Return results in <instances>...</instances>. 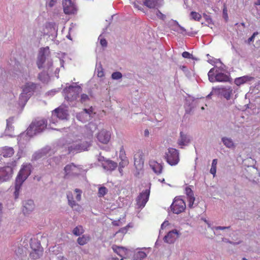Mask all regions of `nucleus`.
Listing matches in <instances>:
<instances>
[{
  "instance_id": "9d476101",
  "label": "nucleus",
  "mask_w": 260,
  "mask_h": 260,
  "mask_svg": "<svg viewBox=\"0 0 260 260\" xmlns=\"http://www.w3.org/2000/svg\"><path fill=\"white\" fill-rule=\"evenodd\" d=\"M149 195L150 191L148 189H146L140 193L136 200L137 205L139 208H143L145 206L148 201Z\"/></svg>"
},
{
  "instance_id": "bb28decb",
  "label": "nucleus",
  "mask_w": 260,
  "mask_h": 260,
  "mask_svg": "<svg viewBox=\"0 0 260 260\" xmlns=\"http://www.w3.org/2000/svg\"><path fill=\"white\" fill-rule=\"evenodd\" d=\"M87 132L88 133L89 139H91L93 132L97 129V125L93 123H89L86 126Z\"/></svg>"
},
{
  "instance_id": "3c124183",
  "label": "nucleus",
  "mask_w": 260,
  "mask_h": 260,
  "mask_svg": "<svg viewBox=\"0 0 260 260\" xmlns=\"http://www.w3.org/2000/svg\"><path fill=\"white\" fill-rule=\"evenodd\" d=\"M182 56L185 58H190L191 54L187 51H184L182 54Z\"/></svg>"
},
{
  "instance_id": "f3484780",
  "label": "nucleus",
  "mask_w": 260,
  "mask_h": 260,
  "mask_svg": "<svg viewBox=\"0 0 260 260\" xmlns=\"http://www.w3.org/2000/svg\"><path fill=\"white\" fill-rule=\"evenodd\" d=\"M34 201L28 200L24 202L22 211L24 214H28L34 209Z\"/></svg>"
},
{
  "instance_id": "864d4df0",
  "label": "nucleus",
  "mask_w": 260,
  "mask_h": 260,
  "mask_svg": "<svg viewBox=\"0 0 260 260\" xmlns=\"http://www.w3.org/2000/svg\"><path fill=\"white\" fill-rule=\"evenodd\" d=\"M257 32H254L253 34L252 35V36H251L249 39H248V42H250L251 41H252L255 36V35H257Z\"/></svg>"
},
{
  "instance_id": "49530a36",
  "label": "nucleus",
  "mask_w": 260,
  "mask_h": 260,
  "mask_svg": "<svg viewBox=\"0 0 260 260\" xmlns=\"http://www.w3.org/2000/svg\"><path fill=\"white\" fill-rule=\"evenodd\" d=\"M223 17L226 20L228 19V10L225 5L223 6Z\"/></svg>"
},
{
  "instance_id": "338daca9",
  "label": "nucleus",
  "mask_w": 260,
  "mask_h": 260,
  "mask_svg": "<svg viewBox=\"0 0 260 260\" xmlns=\"http://www.w3.org/2000/svg\"><path fill=\"white\" fill-rule=\"evenodd\" d=\"M7 126H8V123H9V122H8V120H7Z\"/></svg>"
},
{
  "instance_id": "a18cd8bd",
  "label": "nucleus",
  "mask_w": 260,
  "mask_h": 260,
  "mask_svg": "<svg viewBox=\"0 0 260 260\" xmlns=\"http://www.w3.org/2000/svg\"><path fill=\"white\" fill-rule=\"evenodd\" d=\"M121 161L119 162V167L124 168L125 166H127L128 164L127 158L121 159Z\"/></svg>"
},
{
  "instance_id": "5fc2aeb1",
  "label": "nucleus",
  "mask_w": 260,
  "mask_h": 260,
  "mask_svg": "<svg viewBox=\"0 0 260 260\" xmlns=\"http://www.w3.org/2000/svg\"><path fill=\"white\" fill-rule=\"evenodd\" d=\"M228 228H229V226H216L215 228V229L216 230H224V229H228Z\"/></svg>"
},
{
  "instance_id": "6e6552de",
  "label": "nucleus",
  "mask_w": 260,
  "mask_h": 260,
  "mask_svg": "<svg viewBox=\"0 0 260 260\" xmlns=\"http://www.w3.org/2000/svg\"><path fill=\"white\" fill-rule=\"evenodd\" d=\"M90 146V144L87 141H82V139H78L74 141L73 144L69 147L70 152L74 151H81L87 149V148Z\"/></svg>"
},
{
  "instance_id": "0e129e2a",
  "label": "nucleus",
  "mask_w": 260,
  "mask_h": 260,
  "mask_svg": "<svg viewBox=\"0 0 260 260\" xmlns=\"http://www.w3.org/2000/svg\"><path fill=\"white\" fill-rule=\"evenodd\" d=\"M165 179H163L161 181L162 182H165Z\"/></svg>"
},
{
  "instance_id": "a19ab883",
  "label": "nucleus",
  "mask_w": 260,
  "mask_h": 260,
  "mask_svg": "<svg viewBox=\"0 0 260 260\" xmlns=\"http://www.w3.org/2000/svg\"><path fill=\"white\" fill-rule=\"evenodd\" d=\"M119 158L121 159L127 158V157L126 156V154H125V152L124 151V148H123V146H122L121 147L120 149Z\"/></svg>"
},
{
  "instance_id": "c9c22d12",
  "label": "nucleus",
  "mask_w": 260,
  "mask_h": 260,
  "mask_svg": "<svg viewBox=\"0 0 260 260\" xmlns=\"http://www.w3.org/2000/svg\"><path fill=\"white\" fill-rule=\"evenodd\" d=\"M145 0H135L133 3L134 7L138 10H142V6H144Z\"/></svg>"
},
{
  "instance_id": "4be33fe9",
  "label": "nucleus",
  "mask_w": 260,
  "mask_h": 260,
  "mask_svg": "<svg viewBox=\"0 0 260 260\" xmlns=\"http://www.w3.org/2000/svg\"><path fill=\"white\" fill-rule=\"evenodd\" d=\"M14 153V149L12 147H4L1 150V155L4 157H10Z\"/></svg>"
},
{
  "instance_id": "052dcab7",
  "label": "nucleus",
  "mask_w": 260,
  "mask_h": 260,
  "mask_svg": "<svg viewBox=\"0 0 260 260\" xmlns=\"http://www.w3.org/2000/svg\"><path fill=\"white\" fill-rule=\"evenodd\" d=\"M255 5H260V0H256L254 3Z\"/></svg>"
},
{
  "instance_id": "8fccbe9b",
  "label": "nucleus",
  "mask_w": 260,
  "mask_h": 260,
  "mask_svg": "<svg viewBox=\"0 0 260 260\" xmlns=\"http://www.w3.org/2000/svg\"><path fill=\"white\" fill-rule=\"evenodd\" d=\"M46 76V75L45 74V73L42 72L38 75V79L40 81H41L42 82H44L45 81V76Z\"/></svg>"
},
{
  "instance_id": "58836bf2",
  "label": "nucleus",
  "mask_w": 260,
  "mask_h": 260,
  "mask_svg": "<svg viewBox=\"0 0 260 260\" xmlns=\"http://www.w3.org/2000/svg\"><path fill=\"white\" fill-rule=\"evenodd\" d=\"M246 80L247 79L246 77H241L236 79L235 83L237 85H239L244 83Z\"/></svg>"
},
{
  "instance_id": "680f3d73",
  "label": "nucleus",
  "mask_w": 260,
  "mask_h": 260,
  "mask_svg": "<svg viewBox=\"0 0 260 260\" xmlns=\"http://www.w3.org/2000/svg\"><path fill=\"white\" fill-rule=\"evenodd\" d=\"M53 1H51L50 2V3H49V6H50V7H52V6L53 5Z\"/></svg>"
},
{
  "instance_id": "ea45409f",
  "label": "nucleus",
  "mask_w": 260,
  "mask_h": 260,
  "mask_svg": "<svg viewBox=\"0 0 260 260\" xmlns=\"http://www.w3.org/2000/svg\"><path fill=\"white\" fill-rule=\"evenodd\" d=\"M112 78L113 79H115V80H118V79H119L120 78H122V74L119 72H114L112 74Z\"/></svg>"
},
{
  "instance_id": "9b49d317",
  "label": "nucleus",
  "mask_w": 260,
  "mask_h": 260,
  "mask_svg": "<svg viewBox=\"0 0 260 260\" xmlns=\"http://www.w3.org/2000/svg\"><path fill=\"white\" fill-rule=\"evenodd\" d=\"M64 177L67 176H76L79 174L80 168L75 166L73 163L67 165L64 168Z\"/></svg>"
},
{
  "instance_id": "79ce46f5",
  "label": "nucleus",
  "mask_w": 260,
  "mask_h": 260,
  "mask_svg": "<svg viewBox=\"0 0 260 260\" xmlns=\"http://www.w3.org/2000/svg\"><path fill=\"white\" fill-rule=\"evenodd\" d=\"M146 256V254L143 251H139L135 254V257L137 258L143 259Z\"/></svg>"
},
{
  "instance_id": "f03ea898",
  "label": "nucleus",
  "mask_w": 260,
  "mask_h": 260,
  "mask_svg": "<svg viewBox=\"0 0 260 260\" xmlns=\"http://www.w3.org/2000/svg\"><path fill=\"white\" fill-rule=\"evenodd\" d=\"M47 121L45 119L36 120L33 121L26 130V134L32 136L37 133L42 132L46 128Z\"/></svg>"
},
{
  "instance_id": "603ef678",
  "label": "nucleus",
  "mask_w": 260,
  "mask_h": 260,
  "mask_svg": "<svg viewBox=\"0 0 260 260\" xmlns=\"http://www.w3.org/2000/svg\"><path fill=\"white\" fill-rule=\"evenodd\" d=\"M100 43L103 47H106L107 45V41L105 39H101L100 41Z\"/></svg>"
},
{
  "instance_id": "f8f14e48",
  "label": "nucleus",
  "mask_w": 260,
  "mask_h": 260,
  "mask_svg": "<svg viewBox=\"0 0 260 260\" xmlns=\"http://www.w3.org/2000/svg\"><path fill=\"white\" fill-rule=\"evenodd\" d=\"M53 115L60 119H66L69 116L68 107L61 105L53 111Z\"/></svg>"
},
{
  "instance_id": "423d86ee",
  "label": "nucleus",
  "mask_w": 260,
  "mask_h": 260,
  "mask_svg": "<svg viewBox=\"0 0 260 260\" xmlns=\"http://www.w3.org/2000/svg\"><path fill=\"white\" fill-rule=\"evenodd\" d=\"M81 88L79 86H70L64 90L65 98L69 101L76 100L78 96Z\"/></svg>"
},
{
  "instance_id": "2f4dec72",
  "label": "nucleus",
  "mask_w": 260,
  "mask_h": 260,
  "mask_svg": "<svg viewBox=\"0 0 260 260\" xmlns=\"http://www.w3.org/2000/svg\"><path fill=\"white\" fill-rule=\"evenodd\" d=\"M46 60V57L44 54H41L37 60V66L39 69L43 68V64Z\"/></svg>"
},
{
  "instance_id": "f704fd0d",
  "label": "nucleus",
  "mask_w": 260,
  "mask_h": 260,
  "mask_svg": "<svg viewBox=\"0 0 260 260\" xmlns=\"http://www.w3.org/2000/svg\"><path fill=\"white\" fill-rule=\"evenodd\" d=\"M223 144L228 148H232L234 146V143L231 139L223 138L222 139Z\"/></svg>"
},
{
  "instance_id": "473e14b6",
  "label": "nucleus",
  "mask_w": 260,
  "mask_h": 260,
  "mask_svg": "<svg viewBox=\"0 0 260 260\" xmlns=\"http://www.w3.org/2000/svg\"><path fill=\"white\" fill-rule=\"evenodd\" d=\"M84 233V230L81 225H78L75 228L73 231V233L75 236H79Z\"/></svg>"
},
{
  "instance_id": "69168bd1",
  "label": "nucleus",
  "mask_w": 260,
  "mask_h": 260,
  "mask_svg": "<svg viewBox=\"0 0 260 260\" xmlns=\"http://www.w3.org/2000/svg\"><path fill=\"white\" fill-rule=\"evenodd\" d=\"M166 223V222H164L162 224V226L164 225Z\"/></svg>"
},
{
  "instance_id": "4468645a",
  "label": "nucleus",
  "mask_w": 260,
  "mask_h": 260,
  "mask_svg": "<svg viewBox=\"0 0 260 260\" xmlns=\"http://www.w3.org/2000/svg\"><path fill=\"white\" fill-rule=\"evenodd\" d=\"M62 5L66 14H74L76 12L75 5L71 0H63Z\"/></svg>"
},
{
  "instance_id": "7c9ffc66",
  "label": "nucleus",
  "mask_w": 260,
  "mask_h": 260,
  "mask_svg": "<svg viewBox=\"0 0 260 260\" xmlns=\"http://www.w3.org/2000/svg\"><path fill=\"white\" fill-rule=\"evenodd\" d=\"M89 239L90 238L89 236L83 235L82 237H80L78 238L77 242L80 245H84L87 243Z\"/></svg>"
},
{
  "instance_id": "6e6d98bb",
  "label": "nucleus",
  "mask_w": 260,
  "mask_h": 260,
  "mask_svg": "<svg viewBox=\"0 0 260 260\" xmlns=\"http://www.w3.org/2000/svg\"><path fill=\"white\" fill-rule=\"evenodd\" d=\"M127 231V229L126 228H121L120 230H119L118 232L125 233Z\"/></svg>"
},
{
  "instance_id": "aec40b11",
  "label": "nucleus",
  "mask_w": 260,
  "mask_h": 260,
  "mask_svg": "<svg viewBox=\"0 0 260 260\" xmlns=\"http://www.w3.org/2000/svg\"><path fill=\"white\" fill-rule=\"evenodd\" d=\"M102 166L105 170L113 171L116 169L117 164L111 160H106L105 162H102Z\"/></svg>"
},
{
  "instance_id": "cd10ccee",
  "label": "nucleus",
  "mask_w": 260,
  "mask_h": 260,
  "mask_svg": "<svg viewBox=\"0 0 260 260\" xmlns=\"http://www.w3.org/2000/svg\"><path fill=\"white\" fill-rule=\"evenodd\" d=\"M43 249H39L37 250H32L30 253V257L34 259H38L42 255Z\"/></svg>"
},
{
  "instance_id": "c03bdc74",
  "label": "nucleus",
  "mask_w": 260,
  "mask_h": 260,
  "mask_svg": "<svg viewBox=\"0 0 260 260\" xmlns=\"http://www.w3.org/2000/svg\"><path fill=\"white\" fill-rule=\"evenodd\" d=\"M89 100V98L86 94H82L81 95L80 102L82 103H84Z\"/></svg>"
},
{
  "instance_id": "de8ad7c7",
  "label": "nucleus",
  "mask_w": 260,
  "mask_h": 260,
  "mask_svg": "<svg viewBox=\"0 0 260 260\" xmlns=\"http://www.w3.org/2000/svg\"><path fill=\"white\" fill-rule=\"evenodd\" d=\"M156 15L157 16V17L160 19L164 20L166 18V16L158 10H157V11H156Z\"/></svg>"
},
{
  "instance_id": "f257e3e1",
  "label": "nucleus",
  "mask_w": 260,
  "mask_h": 260,
  "mask_svg": "<svg viewBox=\"0 0 260 260\" xmlns=\"http://www.w3.org/2000/svg\"><path fill=\"white\" fill-rule=\"evenodd\" d=\"M31 165L30 164H23L16 178L14 196L15 199L19 197V191L23 182L30 174Z\"/></svg>"
},
{
  "instance_id": "72a5a7b5",
  "label": "nucleus",
  "mask_w": 260,
  "mask_h": 260,
  "mask_svg": "<svg viewBox=\"0 0 260 260\" xmlns=\"http://www.w3.org/2000/svg\"><path fill=\"white\" fill-rule=\"evenodd\" d=\"M217 164V159H214L212 160V166L210 169L211 174L213 175V176H215L216 172V166Z\"/></svg>"
},
{
  "instance_id": "39448f33",
  "label": "nucleus",
  "mask_w": 260,
  "mask_h": 260,
  "mask_svg": "<svg viewBox=\"0 0 260 260\" xmlns=\"http://www.w3.org/2000/svg\"><path fill=\"white\" fill-rule=\"evenodd\" d=\"M215 69L212 68L208 72V75L210 82H228L230 80V76L222 73H217L215 75Z\"/></svg>"
},
{
  "instance_id": "37998d69",
  "label": "nucleus",
  "mask_w": 260,
  "mask_h": 260,
  "mask_svg": "<svg viewBox=\"0 0 260 260\" xmlns=\"http://www.w3.org/2000/svg\"><path fill=\"white\" fill-rule=\"evenodd\" d=\"M75 192L76 193V199L77 201H80L81 200L82 190L76 188L75 190Z\"/></svg>"
},
{
  "instance_id": "774afa93",
  "label": "nucleus",
  "mask_w": 260,
  "mask_h": 260,
  "mask_svg": "<svg viewBox=\"0 0 260 260\" xmlns=\"http://www.w3.org/2000/svg\"><path fill=\"white\" fill-rule=\"evenodd\" d=\"M242 260H248V259H246L245 258H243Z\"/></svg>"
},
{
  "instance_id": "4c0bfd02",
  "label": "nucleus",
  "mask_w": 260,
  "mask_h": 260,
  "mask_svg": "<svg viewBox=\"0 0 260 260\" xmlns=\"http://www.w3.org/2000/svg\"><path fill=\"white\" fill-rule=\"evenodd\" d=\"M108 192L107 188L105 186L100 187L98 190V196L99 197H104Z\"/></svg>"
},
{
  "instance_id": "6ab92c4d",
  "label": "nucleus",
  "mask_w": 260,
  "mask_h": 260,
  "mask_svg": "<svg viewBox=\"0 0 260 260\" xmlns=\"http://www.w3.org/2000/svg\"><path fill=\"white\" fill-rule=\"evenodd\" d=\"M190 142V138L189 137L181 132L180 133V137L178 140V144L181 146L187 145Z\"/></svg>"
},
{
  "instance_id": "e2e57ef3",
  "label": "nucleus",
  "mask_w": 260,
  "mask_h": 260,
  "mask_svg": "<svg viewBox=\"0 0 260 260\" xmlns=\"http://www.w3.org/2000/svg\"><path fill=\"white\" fill-rule=\"evenodd\" d=\"M122 167H119V171L120 173L121 174H122Z\"/></svg>"
},
{
  "instance_id": "b1692460",
  "label": "nucleus",
  "mask_w": 260,
  "mask_h": 260,
  "mask_svg": "<svg viewBox=\"0 0 260 260\" xmlns=\"http://www.w3.org/2000/svg\"><path fill=\"white\" fill-rule=\"evenodd\" d=\"M150 166L152 169L156 174H159L162 172L163 166L161 164L153 161L151 162Z\"/></svg>"
},
{
  "instance_id": "a211bd4d",
  "label": "nucleus",
  "mask_w": 260,
  "mask_h": 260,
  "mask_svg": "<svg viewBox=\"0 0 260 260\" xmlns=\"http://www.w3.org/2000/svg\"><path fill=\"white\" fill-rule=\"evenodd\" d=\"M67 198L68 200L69 204L72 207V208H73L74 210L77 211L78 212L81 210V206H80L78 204H77L73 200V195L71 192H70L68 193Z\"/></svg>"
},
{
  "instance_id": "393cba45",
  "label": "nucleus",
  "mask_w": 260,
  "mask_h": 260,
  "mask_svg": "<svg viewBox=\"0 0 260 260\" xmlns=\"http://www.w3.org/2000/svg\"><path fill=\"white\" fill-rule=\"evenodd\" d=\"M144 6L149 9H157L159 4L158 0H145Z\"/></svg>"
},
{
  "instance_id": "13d9d810",
  "label": "nucleus",
  "mask_w": 260,
  "mask_h": 260,
  "mask_svg": "<svg viewBox=\"0 0 260 260\" xmlns=\"http://www.w3.org/2000/svg\"><path fill=\"white\" fill-rule=\"evenodd\" d=\"M98 76L99 77H102L104 76V73L103 72L101 71V72H99L98 73Z\"/></svg>"
},
{
  "instance_id": "ddd939ff",
  "label": "nucleus",
  "mask_w": 260,
  "mask_h": 260,
  "mask_svg": "<svg viewBox=\"0 0 260 260\" xmlns=\"http://www.w3.org/2000/svg\"><path fill=\"white\" fill-rule=\"evenodd\" d=\"M13 170L12 167L7 166L0 169V182L9 180L13 174Z\"/></svg>"
},
{
  "instance_id": "1a4fd4ad",
  "label": "nucleus",
  "mask_w": 260,
  "mask_h": 260,
  "mask_svg": "<svg viewBox=\"0 0 260 260\" xmlns=\"http://www.w3.org/2000/svg\"><path fill=\"white\" fill-rule=\"evenodd\" d=\"M111 134L110 131L102 129L96 134L98 141L103 144H107L110 140Z\"/></svg>"
},
{
  "instance_id": "a878e982",
  "label": "nucleus",
  "mask_w": 260,
  "mask_h": 260,
  "mask_svg": "<svg viewBox=\"0 0 260 260\" xmlns=\"http://www.w3.org/2000/svg\"><path fill=\"white\" fill-rule=\"evenodd\" d=\"M76 118L78 120L82 122H85L90 120L89 118V115L87 114V113L84 112L83 110L77 114Z\"/></svg>"
},
{
  "instance_id": "2eb2a0df",
  "label": "nucleus",
  "mask_w": 260,
  "mask_h": 260,
  "mask_svg": "<svg viewBox=\"0 0 260 260\" xmlns=\"http://www.w3.org/2000/svg\"><path fill=\"white\" fill-rule=\"evenodd\" d=\"M185 192L187 196V201L188 202V207L190 208H192L195 201L193 192L189 186H187L185 188Z\"/></svg>"
},
{
  "instance_id": "4d7b16f0",
  "label": "nucleus",
  "mask_w": 260,
  "mask_h": 260,
  "mask_svg": "<svg viewBox=\"0 0 260 260\" xmlns=\"http://www.w3.org/2000/svg\"><path fill=\"white\" fill-rule=\"evenodd\" d=\"M106 160L107 159H106L103 156H100L99 158V160L100 161H103V162H105V161H106Z\"/></svg>"
},
{
  "instance_id": "bf43d9fd",
  "label": "nucleus",
  "mask_w": 260,
  "mask_h": 260,
  "mask_svg": "<svg viewBox=\"0 0 260 260\" xmlns=\"http://www.w3.org/2000/svg\"><path fill=\"white\" fill-rule=\"evenodd\" d=\"M145 136H148L149 135V131L148 129H145L144 131Z\"/></svg>"
},
{
  "instance_id": "dca6fc26",
  "label": "nucleus",
  "mask_w": 260,
  "mask_h": 260,
  "mask_svg": "<svg viewBox=\"0 0 260 260\" xmlns=\"http://www.w3.org/2000/svg\"><path fill=\"white\" fill-rule=\"evenodd\" d=\"M178 237V232L176 230L169 232L164 238L165 242L168 243H173Z\"/></svg>"
},
{
  "instance_id": "0eeeda50",
  "label": "nucleus",
  "mask_w": 260,
  "mask_h": 260,
  "mask_svg": "<svg viewBox=\"0 0 260 260\" xmlns=\"http://www.w3.org/2000/svg\"><path fill=\"white\" fill-rule=\"evenodd\" d=\"M172 212L175 214H179L184 211L186 204L184 201L179 197H176L171 206Z\"/></svg>"
},
{
  "instance_id": "412c9836",
  "label": "nucleus",
  "mask_w": 260,
  "mask_h": 260,
  "mask_svg": "<svg viewBox=\"0 0 260 260\" xmlns=\"http://www.w3.org/2000/svg\"><path fill=\"white\" fill-rule=\"evenodd\" d=\"M143 154L141 152L136 153L134 155V164L136 166L141 167L144 164Z\"/></svg>"
},
{
  "instance_id": "5701e85b",
  "label": "nucleus",
  "mask_w": 260,
  "mask_h": 260,
  "mask_svg": "<svg viewBox=\"0 0 260 260\" xmlns=\"http://www.w3.org/2000/svg\"><path fill=\"white\" fill-rule=\"evenodd\" d=\"M219 90L220 92L227 100L231 99V95L233 93V89L231 87L228 88H221Z\"/></svg>"
},
{
  "instance_id": "c85d7f7f",
  "label": "nucleus",
  "mask_w": 260,
  "mask_h": 260,
  "mask_svg": "<svg viewBox=\"0 0 260 260\" xmlns=\"http://www.w3.org/2000/svg\"><path fill=\"white\" fill-rule=\"evenodd\" d=\"M30 246L32 250L43 249L41 246L40 243L36 239H30Z\"/></svg>"
},
{
  "instance_id": "09e8293b",
  "label": "nucleus",
  "mask_w": 260,
  "mask_h": 260,
  "mask_svg": "<svg viewBox=\"0 0 260 260\" xmlns=\"http://www.w3.org/2000/svg\"><path fill=\"white\" fill-rule=\"evenodd\" d=\"M84 112L87 113V114L89 115V118L90 119V118L91 117V115L93 113V109L92 107H90L88 109H83Z\"/></svg>"
},
{
  "instance_id": "e433bc0d",
  "label": "nucleus",
  "mask_w": 260,
  "mask_h": 260,
  "mask_svg": "<svg viewBox=\"0 0 260 260\" xmlns=\"http://www.w3.org/2000/svg\"><path fill=\"white\" fill-rule=\"evenodd\" d=\"M190 16L191 17V19L195 21H199L202 18L201 15L199 13L194 11H192L190 13Z\"/></svg>"
},
{
  "instance_id": "20e7f679",
  "label": "nucleus",
  "mask_w": 260,
  "mask_h": 260,
  "mask_svg": "<svg viewBox=\"0 0 260 260\" xmlns=\"http://www.w3.org/2000/svg\"><path fill=\"white\" fill-rule=\"evenodd\" d=\"M37 84L32 82L26 83L22 89V93L19 96V100L22 102L23 101L25 104L29 96L31 95L37 88Z\"/></svg>"
},
{
  "instance_id": "7ed1b4c3",
  "label": "nucleus",
  "mask_w": 260,
  "mask_h": 260,
  "mask_svg": "<svg viewBox=\"0 0 260 260\" xmlns=\"http://www.w3.org/2000/svg\"><path fill=\"white\" fill-rule=\"evenodd\" d=\"M165 159L171 166H176L180 160L179 151L174 148H169L165 153Z\"/></svg>"
},
{
  "instance_id": "c756f323",
  "label": "nucleus",
  "mask_w": 260,
  "mask_h": 260,
  "mask_svg": "<svg viewBox=\"0 0 260 260\" xmlns=\"http://www.w3.org/2000/svg\"><path fill=\"white\" fill-rule=\"evenodd\" d=\"M112 248L114 251L121 257L122 256L123 253H124L126 252V249L122 247L114 246Z\"/></svg>"
}]
</instances>
